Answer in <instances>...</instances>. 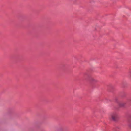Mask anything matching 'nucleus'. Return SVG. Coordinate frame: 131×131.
<instances>
[{"mask_svg": "<svg viewBox=\"0 0 131 131\" xmlns=\"http://www.w3.org/2000/svg\"><path fill=\"white\" fill-rule=\"evenodd\" d=\"M110 119L114 121L116 120L117 118V115L116 113H113L110 115Z\"/></svg>", "mask_w": 131, "mask_h": 131, "instance_id": "obj_1", "label": "nucleus"}, {"mask_svg": "<svg viewBox=\"0 0 131 131\" xmlns=\"http://www.w3.org/2000/svg\"><path fill=\"white\" fill-rule=\"evenodd\" d=\"M125 105V103L124 102H121L119 104V106L121 107H124Z\"/></svg>", "mask_w": 131, "mask_h": 131, "instance_id": "obj_2", "label": "nucleus"}, {"mask_svg": "<svg viewBox=\"0 0 131 131\" xmlns=\"http://www.w3.org/2000/svg\"><path fill=\"white\" fill-rule=\"evenodd\" d=\"M91 80L94 82H96L97 81L96 80L92 78H91Z\"/></svg>", "mask_w": 131, "mask_h": 131, "instance_id": "obj_3", "label": "nucleus"}, {"mask_svg": "<svg viewBox=\"0 0 131 131\" xmlns=\"http://www.w3.org/2000/svg\"><path fill=\"white\" fill-rule=\"evenodd\" d=\"M129 127L131 128V123L129 125Z\"/></svg>", "mask_w": 131, "mask_h": 131, "instance_id": "obj_4", "label": "nucleus"}]
</instances>
